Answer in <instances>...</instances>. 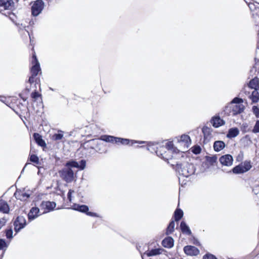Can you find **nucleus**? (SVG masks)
I'll return each mask as SVG.
<instances>
[{
  "mask_svg": "<svg viewBox=\"0 0 259 259\" xmlns=\"http://www.w3.org/2000/svg\"><path fill=\"white\" fill-rule=\"evenodd\" d=\"M147 150L152 152L154 150L157 155L164 160L167 161V163L171 165V163H175L173 159H177L182 157V153H178L177 152H172L171 150H166V148L163 146L158 147L155 145L152 146L149 145L147 147Z\"/></svg>",
  "mask_w": 259,
  "mask_h": 259,
  "instance_id": "nucleus-1",
  "label": "nucleus"
},
{
  "mask_svg": "<svg viewBox=\"0 0 259 259\" xmlns=\"http://www.w3.org/2000/svg\"><path fill=\"white\" fill-rule=\"evenodd\" d=\"M171 166L174 168L175 166L176 170L180 175L186 178L194 174L195 170L194 165L188 162L179 163L176 161L175 163H171Z\"/></svg>",
  "mask_w": 259,
  "mask_h": 259,
  "instance_id": "nucleus-2",
  "label": "nucleus"
},
{
  "mask_svg": "<svg viewBox=\"0 0 259 259\" xmlns=\"http://www.w3.org/2000/svg\"><path fill=\"white\" fill-rule=\"evenodd\" d=\"M244 108V106L243 104L234 105L229 103L225 107L224 111L226 115L235 116L242 113Z\"/></svg>",
  "mask_w": 259,
  "mask_h": 259,
  "instance_id": "nucleus-3",
  "label": "nucleus"
},
{
  "mask_svg": "<svg viewBox=\"0 0 259 259\" xmlns=\"http://www.w3.org/2000/svg\"><path fill=\"white\" fill-rule=\"evenodd\" d=\"M61 179L67 183L72 182L74 179V173L73 170L69 167H64L59 171Z\"/></svg>",
  "mask_w": 259,
  "mask_h": 259,
  "instance_id": "nucleus-4",
  "label": "nucleus"
},
{
  "mask_svg": "<svg viewBox=\"0 0 259 259\" xmlns=\"http://www.w3.org/2000/svg\"><path fill=\"white\" fill-rule=\"evenodd\" d=\"M45 7L42 0H36L34 2L31 6V14L33 16L39 15L43 10Z\"/></svg>",
  "mask_w": 259,
  "mask_h": 259,
  "instance_id": "nucleus-5",
  "label": "nucleus"
},
{
  "mask_svg": "<svg viewBox=\"0 0 259 259\" xmlns=\"http://www.w3.org/2000/svg\"><path fill=\"white\" fill-rule=\"evenodd\" d=\"M251 167L250 161H245L237 166L234 167L232 171L234 174H243L249 170Z\"/></svg>",
  "mask_w": 259,
  "mask_h": 259,
  "instance_id": "nucleus-6",
  "label": "nucleus"
},
{
  "mask_svg": "<svg viewBox=\"0 0 259 259\" xmlns=\"http://www.w3.org/2000/svg\"><path fill=\"white\" fill-rule=\"evenodd\" d=\"M175 140L186 150L190 146L191 141L190 137L187 135H182L180 137H176Z\"/></svg>",
  "mask_w": 259,
  "mask_h": 259,
  "instance_id": "nucleus-7",
  "label": "nucleus"
},
{
  "mask_svg": "<svg viewBox=\"0 0 259 259\" xmlns=\"http://www.w3.org/2000/svg\"><path fill=\"white\" fill-rule=\"evenodd\" d=\"M26 225V221L24 217L18 216L14 222V230L16 233L19 232Z\"/></svg>",
  "mask_w": 259,
  "mask_h": 259,
  "instance_id": "nucleus-8",
  "label": "nucleus"
},
{
  "mask_svg": "<svg viewBox=\"0 0 259 259\" xmlns=\"http://www.w3.org/2000/svg\"><path fill=\"white\" fill-rule=\"evenodd\" d=\"M89 143L90 145V147L92 149H94V146L96 145V152L102 153H105V148L104 143L101 142L99 140L93 139L89 141Z\"/></svg>",
  "mask_w": 259,
  "mask_h": 259,
  "instance_id": "nucleus-9",
  "label": "nucleus"
},
{
  "mask_svg": "<svg viewBox=\"0 0 259 259\" xmlns=\"http://www.w3.org/2000/svg\"><path fill=\"white\" fill-rule=\"evenodd\" d=\"M14 8V2L13 0H0V11L12 10Z\"/></svg>",
  "mask_w": 259,
  "mask_h": 259,
  "instance_id": "nucleus-10",
  "label": "nucleus"
},
{
  "mask_svg": "<svg viewBox=\"0 0 259 259\" xmlns=\"http://www.w3.org/2000/svg\"><path fill=\"white\" fill-rule=\"evenodd\" d=\"M32 63L33 64L31 69V73L33 76H37L40 71L39 63L35 55L33 56Z\"/></svg>",
  "mask_w": 259,
  "mask_h": 259,
  "instance_id": "nucleus-11",
  "label": "nucleus"
},
{
  "mask_svg": "<svg viewBox=\"0 0 259 259\" xmlns=\"http://www.w3.org/2000/svg\"><path fill=\"white\" fill-rule=\"evenodd\" d=\"M30 194L27 193L24 190L17 189L14 196L18 200L21 201H26L29 197Z\"/></svg>",
  "mask_w": 259,
  "mask_h": 259,
  "instance_id": "nucleus-12",
  "label": "nucleus"
},
{
  "mask_svg": "<svg viewBox=\"0 0 259 259\" xmlns=\"http://www.w3.org/2000/svg\"><path fill=\"white\" fill-rule=\"evenodd\" d=\"M219 161L223 165L229 166L233 164V158L230 154H226L222 156Z\"/></svg>",
  "mask_w": 259,
  "mask_h": 259,
  "instance_id": "nucleus-13",
  "label": "nucleus"
},
{
  "mask_svg": "<svg viewBox=\"0 0 259 259\" xmlns=\"http://www.w3.org/2000/svg\"><path fill=\"white\" fill-rule=\"evenodd\" d=\"M145 143L144 141L131 140L128 139H124V138H118V137H117V141H116L117 144H122L123 145H133L136 143L142 144V143Z\"/></svg>",
  "mask_w": 259,
  "mask_h": 259,
  "instance_id": "nucleus-14",
  "label": "nucleus"
},
{
  "mask_svg": "<svg viewBox=\"0 0 259 259\" xmlns=\"http://www.w3.org/2000/svg\"><path fill=\"white\" fill-rule=\"evenodd\" d=\"M56 206V203L53 201H42L40 204L41 209L45 210L44 212H47L53 210Z\"/></svg>",
  "mask_w": 259,
  "mask_h": 259,
  "instance_id": "nucleus-15",
  "label": "nucleus"
},
{
  "mask_svg": "<svg viewBox=\"0 0 259 259\" xmlns=\"http://www.w3.org/2000/svg\"><path fill=\"white\" fill-rule=\"evenodd\" d=\"M184 251L186 254L189 255H197L199 253V250L197 247L191 245L184 247Z\"/></svg>",
  "mask_w": 259,
  "mask_h": 259,
  "instance_id": "nucleus-16",
  "label": "nucleus"
},
{
  "mask_svg": "<svg viewBox=\"0 0 259 259\" xmlns=\"http://www.w3.org/2000/svg\"><path fill=\"white\" fill-rule=\"evenodd\" d=\"M210 122L214 127H219L225 124L224 120L221 119L219 116H215L212 117Z\"/></svg>",
  "mask_w": 259,
  "mask_h": 259,
  "instance_id": "nucleus-17",
  "label": "nucleus"
},
{
  "mask_svg": "<svg viewBox=\"0 0 259 259\" xmlns=\"http://www.w3.org/2000/svg\"><path fill=\"white\" fill-rule=\"evenodd\" d=\"M39 209L36 207H33L28 214L29 221H31L39 216Z\"/></svg>",
  "mask_w": 259,
  "mask_h": 259,
  "instance_id": "nucleus-18",
  "label": "nucleus"
},
{
  "mask_svg": "<svg viewBox=\"0 0 259 259\" xmlns=\"http://www.w3.org/2000/svg\"><path fill=\"white\" fill-rule=\"evenodd\" d=\"M10 207L7 202L0 197V212L3 213H9Z\"/></svg>",
  "mask_w": 259,
  "mask_h": 259,
  "instance_id": "nucleus-19",
  "label": "nucleus"
},
{
  "mask_svg": "<svg viewBox=\"0 0 259 259\" xmlns=\"http://www.w3.org/2000/svg\"><path fill=\"white\" fill-rule=\"evenodd\" d=\"M117 137L109 135H103L100 137V140L106 142L116 143Z\"/></svg>",
  "mask_w": 259,
  "mask_h": 259,
  "instance_id": "nucleus-20",
  "label": "nucleus"
},
{
  "mask_svg": "<svg viewBox=\"0 0 259 259\" xmlns=\"http://www.w3.org/2000/svg\"><path fill=\"white\" fill-rule=\"evenodd\" d=\"M162 244L164 247L171 248L174 246V239L171 237H166L162 241Z\"/></svg>",
  "mask_w": 259,
  "mask_h": 259,
  "instance_id": "nucleus-21",
  "label": "nucleus"
},
{
  "mask_svg": "<svg viewBox=\"0 0 259 259\" xmlns=\"http://www.w3.org/2000/svg\"><path fill=\"white\" fill-rule=\"evenodd\" d=\"M33 137L36 143L40 146L44 147L46 146L45 141L42 139L41 136L38 133H34Z\"/></svg>",
  "mask_w": 259,
  "mask_h": 259,
  "instance_id": "nucleus-22",
  "label": "nucleus"
},
{
  "mask_svg": "<svg viewBox=\"0 0 259 259\" xmlns=\"http://www.w3.org/2000/svg\"><path fill=\"white\" fill-rule=\"evenodd\" d=\"M162 250V249L160 248L152 249L146 251L144 254H146L147 256H154L161 253Z\"/></svg>",
  "mask_w": 259,
  "mask_h": 259,
  "instance_id": "nucleus-23",
  "label": "nucleus"
},
{
  "mask_svg": "<svg viewBox=\"0 0 259 259\" xmlns=\"http://www.w3.org/2000/svg\"><path fill=\"white\" fill-rule=\"evenodd\" d=\"M239 134V131L237 127L231 128L229 130L227 137L230 139L237 137Z\"/></svg>",
  "mask_w": 259,
  "mask_h": 259,
  "instance_id": "nucleus-24",
  "label": "nucleus"
},
{
  "mask_svg": "<svg viewBox=\"0 0 259 259\" xmlns=\"http://www.w3.org/2000/svg\"><path fill=\"white\" fill-rule=\"evenodd\" d=\"M180 229L182 233L186 235H190L192 233L190 228L184 221L181 222L180 224Z\"/></svg>",
  "mask_w": 259,
  "mask_h": 259,
  "instance_id": "nucleus-25",
  "label": "nucleus"
},
{
  "mask_svg": "<svg viewBox=\"0 0 259 259\" xmlns=\"http://www.w3.org/2000/svg\"><path fill=\"white\" fill-rule=\"evenodd\" d=\"M73 209L75 210H77L78 211L87 213L88 211H89V207L85 205H79L74 204L73 206Z\"/></svg>",
  "mask_w": 259,
  "mask_h": 259,
  "instance_id": "nucleus-26",
  "label": "nucleus"
},
{
  "mask_svg": "<svg viewBox=\"0 0 259 259\" xmlns=\"http://www.w3.org/2000/svg\"><path fill=\"white\" fill-rule=\"evenodd\" d=\"M213 146L214 151L219 152L225 148V144L222 141H217L214 142Z\"/></svg>",
  "mask_w": 259,
  "mask_h": 259,
  "instance_id": "nucleus-27",
  "label": "nucleus"
},
{
  "mask_svg": "<svg viewBox=\"0 0 259 259\" xmlns=\"http://www.w3.org/2000/svg\"><path fill=\"white\" fill-rule=\"evenodd\" d=\"M259 80L257 77L252 79L248 83V87L252 89L256 90L257 87L258 86Z\"/></svg>",
  "mask_w": 259,
  "mask_h": 259,
  "instance_id": "nucleus-28",
  "label": "nucleus"
},
{
  "mask_svg": "<svg viewBox=\"0 0 259 259\" xmlns=\"http://www.w3.org/2000/svg\"><path fill=\"white\" fill-rule=\"evenodd\" d=\"M249 97L253 103L257 102L259 101V93L257 90H253Z\"/></svg>",
  "mask_w": 259,
  "mask_h": 259,
  "instance_id": "nucleus-29",
  "label": "nucleus"
},
{
  "mask_svg": "<svg viewBox=\"0 0 259 259\" xmlns=\"http://www.w3.org/2000/svg\"><path fill=\"white\" fill-rule=\"evenodd\" d=\"M183 216V211L181 209L177 208L174 212L175 220L176 222L180 221Z\"/></svg>",
  "mask_w": 259,
  "mask_h": 259,
  "instance_id": "nucleus-30",
  "label": "nucleus"
},
{
  "mask_svg": "<svg viewBox=\"0 0 259 259\" xmlns=\"http://www.w3.org/2000/svg\"><path fill=\"white\" fill-rule=\"evenodd\" d=\"M164 148H166V150H171L172 152H177L178 153H182L177 148H174L173 147V143L171 142H167Z\"/></svg>",
  "mask_w": 259,
  "mask_h": 259,
  "instance_id": "nucleus-31",
  "label": "nucleus"
},
{
  "mask_svg": "<svg viewBox=\"0 0 259 259\" xmlns=\"http://www.w3.org/2000/svg\"><path fill=\"white\" fill-rule=\"evenodd\" d=\"M79 166V163L74 160H70L66 162L65 167H75L77 168Z\"/></svg>",
  "mask_w": 259,
  "mask_h": 259,
  "instance_id": "nucleus-32",
  "label": "nucleus"
},
{
  "mask_svg": "<svg viewBox=\"0 0 259 259\" xmlns=\"http://www.w3.org/2000/svg\"><path fill=\"white\" fill-rule=\"evenodd\" d=\"M175 223L174 221H171L169 223V224L167 228V229H166V233L167 235L170 234L174 232V228H175Z\"/></svg>",
  "mask_w": 259,
  "mask_h": 259,
  "instance_id": "nucleus-33",
  "label": "nucleus"
},
{
  "mask_svg": "<svg viewBox=\"0 0 259 259\" xmlns=\"http://www.w3.org/2000/svg\"><path fill=\"white\" fill-rule=\"evenodd\" d=\"M63 134L62 131H58V133L55 134L52 136V139L54 141H59L63 138Z\"/></svg>",
  "mask_w": 259,
  "mask_h": 259,
  "instance_id": "nucleus-34",
  "label": "nucleus"
},
{
  "mask_svg": "<svg viewBox=\"0 0 259 259\" xmlns=\"http://www.w3.org/2000/svg\"><path fill=\"white\" fill-rule=\"evenodd\" d=\"M5 233L7 239H12L13 238V232L11 227L5 230Z\"/></svg>",
  "mask_w": 259,
  "mask_h": 259,
  "instance_id": "nucleus-35",
  "label": "nucleus"
},
{
  "mask_svg": "<svg viewBox=\"0 0 259 259\" xmlns=\"http://www.w3.org/2000/svg\"><path fill=\"white\" fill-rule=\"evenodd\" d=\"M8 247V244L7 243L5 240L4 239H0V250H6Z\"/></svg>",
  "mask_w": 259,
  "mask_h": 259,
  "instance_id": "nucleus-36",
  "label": "nucleus"
},
{
  "mask_svg": "<svg viewBox=\"0 0 259 259\" xmlns=\"http://www.w3.org/2000/svg\"><path fill=\"white\" fill-rule=\"evenodd\" d=\"M243 102V100L242 99L238 97H235L232 100V101L230 103V104H241V103Z\"/></svg>",
  "mask_w": 259,
  "mask_h": 259,
  "instance_id": "nucleus-37",
  "label": "nucleus"
},
{
  "mask_svg": "<svg viewBox=\"0 0 259 259\" xmlns=\"http://www.w3.org/2000/svg\"><path fill=\"white\" fill-rule=\"evenodd\" d=\"M206 160L210 165H213L214 163H215L217 161V157L216 156L207 157Z\"/></svg>",
  "mask_w": 259,
  "mask_h": 259,
  "instance_id": "nucleus-38",
  "label": "nucleus"
},
{
  "mask_svg": "<svg viewBox=\"0 0 259 259\" xmlns=\"http://www.w3.org/2000/svg\"><path fill=\"white\" fill-rule=\"evenodd\" d=\"M30 160L35 164L39 163V159L37 155L32 154L30 157Z\"/></svg>",
  "mask_w": 259,
  "mask_h": 259,
  "instance_id": "nucleus-39",
  "label": "nucleus"
},
{
  "mask_svg": "<svg viewBox=\"0 0 259 259\" xmlns=\"http://www.w3.org/2000/svg\"><path fill=\"white\" fill-rule=\"evenodd\" d=\"M41 97V94H39L37 92L34 91L31 94V97L32 98L33 101H35L38 97Z\"/></svg>",
  "mask_w": 259,
  "mask_h": 259,
  "instance_id": "nucleus-40",
  "label": "nucleus"
},
{
  "mask_svg": "<svg viewBox=\"0 0 259 259\" xmlns=\"http://www.w3.org/2000/svg\"><path fill=\"white\" fill-rule=\"evenodd\" d=\"M192 151L195 154H199L201 151V149L199 146H195L192 148Z\"/></svg>",
  "mask_w": 259,
  "mask_h": 259,
  "instance_id": "nucleus-41",
  "label": "nucleus"
},
{
  "mask_svg": "<svg viewBox=\"0 0 259 259\" xmlns=\"http://www.w3.org/2000/svg\"><path fill=\"white\" fill-rule=\"evenodd\" d=\"M202 132L205 137L208 136L210 134V128L207 126H204L202 128Z\"/></svg>",
  "mask_w": 259,
  "mask_h": 259,
  "instance_id": "nucleus-42",
  "label": "nucleus"
},
{
  "mask_svg": "<svg viewBox=\"0 0 259 259\" xmlns=\"http://www.w3.org/2000/svg\"><path fill=\"white\" fill-rule=\"evenodd\" d=\"M252 112L256 117L259 118V108L256 106H253L252 107Z\"/></svg>",
  "mask_w": 259,
  "mask_h": 259,
  "instance_id": "nucleus-43",
  "label": "nucleus"
},
{
  "mask_svg": "<svg viewBox=\"0 0 259 259\" xmlns=\"http://www.w3.org/2000/svg\"><path fill=\"white\" fill-rule=\"evenodd\" d=\"M253 133H259V120H257L252 130Z\"/></svg>",
  "mask_w": 259,
  "mask_h": 259,
  "instance_id": "nucleus-44",
  "label": "nucleus"
},
{
  "mask_svg": "<svg viewBox=\"0 0 259 259\" xmlns=\"http://www.w3.org/2000/svg\"><path fill=\"white\" fill-rule=\"evenodd\" d=\"M203 259H218L214 255L210 253H206L203 256Z\"/></svg>",
  "mask_w": 259,
  "mask_h": 259,
  "instance_id": "nucleus-45",
  "label": "nucleus"
},
{
  "mask_svg": "<svg viewBox=\"0 0 259 259\" xmlns=\"http://www.w3.org/2000/svg\"><path fill=\"white\" fill-rule=\"evenodd\" d=\"M86 165V161L84 160H81L79 162V166L78 168H80V169H83Z\"/></svg>",
  "mask_w": 259,
  "mask_h": 259,
  "instance_id": "nucleus-46",
  "label": "nucleus"
},
{
  "mask_svg": "<svg viewBox=\"0 0 259 259\" xmlns=\"http://www.w3.org/2000/svg\"><path fill=\"white\" fill-rule=\"evenodd\" d=\"M74 193V190L71 189L69 190V191L67 193V198L70 202H71L72 201V194Z\"/></svg>",
  "mask_w": 259,
  "mask_h": 259,
  "instance_id": "nucleus-47",
  "label": "nucleus"
},
{
  "mask_svg": "<svg viewBox=\"0 0 259 259\" xmlns=\"http://www.w3.org/2000/svg\"><path fill=\"white\" fill-rule=\"evenodd\" d=\"M252 191L255 195L259 194V185L255 186L252 189Z\"/></svg>",
  "mask_w": 259,
  "mask_h": 259,
  "instance_id": "nucleus-48",
  "label": "nucleus"
},
{
  "mask_svg": "<svg viewBox=\"0 0 259 259\" xmlns=\"http://www.w3.org/2000/svg\"><path fill=\"white\" fill-rule=\"evenodd\" d=\"M86 214L89 215V216H91V217H99V215L95 213V212H91V211H88L86 213Z\"/></svg>",
  "mask_w": 259,
  "mask_h": 259,
  "instance_id": "nucleus-49",
  "label": "nucleus"
},
{
  "mask_svg": "<svg viewBox=\"0 0 259 259\" xmlns=\"http://www.w3.org/2000/svg\"><path fill=\"white\" fill-rule=\"evenodd\" d=\"M6 223V220L5 219L3 218L0 220V230L4 226H5Z\"/></svg>",
  "mask_w": 259,
  "mask_h": 259,
  "instance_id": "nucleus-50",
  "label": "nucleus"
},
{
  "mask_svg": "<svg viewBox=\"0 0 259 259\" xmlns=\"http://www.w3.org/2000/svg\"><path fill=\"white\" fill-rule=\"evenodd\" d=\"M246 3L248 4V7H249L250 10L252 11L254 10L255 6L253 4L248 3L247 1H246Z\"/></svg>",
  "mask_w": 259,
  "mask_h": 259,
  "instance_id": "nucleus-51",
  "label": "nucleus"
},
{
  "mask_svg": "<svg viewBox=\"0 0 259 259\" xmlns=\"http://www.w3.org/2000/svg\"><path fill=\"white\" fill-rule=\"evenodd\" d=\"M36 76H33V75L31 74V76L29 77V79H28V82L31 84L32 83H33L34 82V77H35Z\"/></svg>",
  "mask_w": 259,
  "mask_h": 259,
  "instance_id": "nucleus-52",
  "label": "nucleus"
},
{
  "mask_svg": "<svg viewBox=\"0 0 259 259\" xmlns=\"http://www.w3.org/2000/svg\"><path fill=\"white\" fill-rule=\"evenodd\" d=\"M23 93H22V94H20L19 95V96H20V97H21V98L23 101H25L27 100V97H23Z\"/></svg>",
  "mask_w": 259,
  "mask_h": 259,
  "instance_id": "nucleus-53",
  "label": "nucleus"
},
{
  "mask_svg": "<svg viewBox=\"0 0 259 259\" xmlns=\"http://www.w3.org/2000/svg\"><path fill=\"white\" fill-rule=\"evenodd\" d=\"M30 92V89L26 88L24 91V93L26 94H28Z\"/></svg>",
  "mask_w": 259,
  "mask_h": 259,
  "instance_id": "nucleus-54",
  "label": "nucleus"
},
{
  "mask_svg": "<svg viewBox=\"0 0 259 259\" xmlns=\"http://www.w3.org/2000/svg\"><path fill=\"white\" fill-rule=\"evenodd\" d=\"M50 90H51V91H54V89H52V88H50Z\"/></svg>",
  "mask_w": 259,
  "mask_h": 259,
  "instance_id": "nucleus-55",
  "label": "nucleus"
}]
</instances>
